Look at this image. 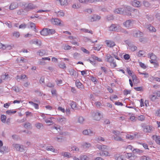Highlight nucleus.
Listing matches in <instances>:
<instances>
[{
    "label": "nucleus",
    "mask_w": 160,
    "mask_h": 160,
    "mask_svg": "<svg viewBox=\"0 0 160 160\" xmlns=\"http://www.w3.org/2000/svg\"><path fill=\"white\" fill-rule=\"evenodd\" d=\"M112 132L114 134V135L113 136V138L114 140L120 141H124V139L122 138V137L120 136L121 134L120 132L113 131Z\"/></svg>",
    "instance_id": "20e7f679"
},
{
    "label": "nucleus",
    "mask_w": 160,
    "mask_h": 160,
    "mask_svg": "<svg viewBox=\"0 0 160 160\" xmlns=\"http://www.w3.org/2000/svg\"><path fill=\"white\" fill-rule=\"evenodd\" d=\"M81 30L83 31L84 32L86 33H90L91 34H92V31H89L88 29H82Z\"/></svg>",
    "instance_id": "09e8293b"
},
{
    "label": "nucleus",
    "mask_w": 160,
    "mask_h": 160,
    "mask_svg": "<svg viewBox=\"0 0 160 160\" xmlns=\"http://www.w3.org/2000/svg\"><path fill=\"white\" fill-rule=\"evenodd\" d=\"M105 42L107 46L109 48H112L116 45L115 42L112 40H106Z\"/></svg>",
    "instance_id": "6e6552de"
},
{
    "label": "nucleus",
    "mask_w": 160,
    "mask_h": 160,
    "mask_svg": "<svg viewBox=\"0 0 160 160\" xmlns=\"http://www.w3.org/2000/svg\"><path fill=\"white\" fill-rule=\"evenodd\" d=\"M59 67L61 68L64 69L66 68L65 64L64 63H60L59 65Z\"/></svg>",
    "instance_id": "de8ad7c7"
},
{
    "label": "nucleus",
    "mask_w": 160,
    "mask_h": 160,
    "mask_svg": "<svg viewBox=\"0 0 160 160\" xmlns=\"http://www.w3.org/2000/svg\"><path fill=\"white\" fill-rule=\"evenodd\" d=\"M114 158L115 160H126L125 156L120 153H116L114 155Z\"/></svg>",
    "instance_id": "423d86ee"
},
{
    "label": "nucleus",
    "mask_w": 160,
    "mask_h": 160,
    "mask_svg": "<svg viewBox=\"0 0 160 160\" xmlns=\"http://www.w3.org/2000/svg\"><path fill=\"white\" fill-rule=\"evenodd\" d=\"M93 119L96 120H99L101 118L100 113L98 112L93 113L92 114Z\"/></svg>",
    "instance_id": "0eeeda50"
},
{
    "label": "nucleus",
    "mask_w": 160,
    "mask_h": 160,
    "mask_svg": "<svg viewBox=\"0 0 160 160\" xmlns=\"http://www.w3.org/2000/svg\"><path fill=\"white\" fill-rule=\"evenodd\" d=\"M45 122L48 125H50L52 123V122L51 119V118H49L48 119H45Z\"/></svg>",
    "instance_id": "37998d69"
},
{
    "label": "nucleus",
    "mask_w": 160,
    "mask_h": 160,
    "mask_svg": "<svg viewBox=\"0 0 160 160\" xmlns=\"http://www.w3.org/2000/svg\"><path fill=\"white\" fill-rule=\"evenodd\" d=\"M71 48V47L69 46L68 45H66L64 48V49L65 50H68L70 49Z\"/></svg>",
    "instance_id": "4d7b16f0"
},
{
    "label": "nucleus",
    "mask_w": 160,
    "mask_h": 160,
    "mask_svg": "<svg viewBox=\"0 0 160 160\" xmlns=\"http://www.w3.org/2000/svg\"><path fill=\"white\" fill-rule=\"evenodd\" d=\"M83 146L84 148H88L91 146V144L89 143L86 142L83 144Z\"/></svg>",
    "instance_id": "a18cd8bd"
},
{
    "label": "nucleus",
    "mask_w": 160,
    "mask_h": 160,
    "mask_svg": "<svg viewBox=\"0 0 160 160\" xmlns=\"http://www.w3.org/2000/svg\"><path fill=\"white\" fill-rule=\"evenodd\" d=\"M142 129L145 132H150L153 131V129L151 126L147 125L145 124H141Z\"/></svg>",
    "instance_id": "39448f33"
},
{
    "label": "nucleus",
    "mask_w": 160,
    "mask_h": 160,
    "mask_svg": "<svg viewBox=\"0 0 160 160\" xmlns=\"http://www.w3.org/2000/svg\"><path fill=\"white\" fill-rule=\"evenodd\" d=\"M40 33L41 35L44 36H47L48 35V28H43V29L40 32Z\"/></svg>",
    "instance_id": "ddd939ff"
},
{
    "label": "nucleus",
    "mask_w": 160,
    "mask_h": 160,
    "mask_svg": "<svg viewBox=\"0 0 160 160\" xmlns=\"http://www.w3.org/2000/svg\"><path fill=\"white\" fill-rule=\"evenodd\" d=\"M62 156H63L65 157H67L68 158H70L71 157V155L69 152H64L62 153Z\"/></svg>",
    "instance_id": "bb28decb"
},
{
    "label": "nucleus",
    "mask_w": 160,
    "mask_h": 160,
    "mask_svg": "<svg viewBox=\"0 0 160 160\" xmlns=\"http://www.w3.org/2000/svg\"><path fill=\"white\" fill-rule=\"evenodd\" d=\"M141 160H151V159L148 157L146 156H143L141 157Z\"/></svg>",
    "instance_id": "ea45409f"
},
{
    "label": "nucleus",
    "mask_w": 160,
    "mask_h": 160,
    "mask_svg": "<svg viewBox=\"0 0 160 160\" xmlns=\"http://www.w3.org/2000/svg\"><path fill=\"white\" fill-rule=\"evenodd\" d=\"M123 58L125 60H128L130 59V56L129 54H126L123 55Z\"/></svg>",
    "instance_id": "79ce46f5"
},
{
    "label": "nucleus",
    "mask_w": 160,
    "mask_h": 160,
    "mask_svg": "<svg viewBox=\"0 0 160 160\" xmlns=\"http://www.w3.org/2000/svg\"><path fill=\"white\" fill-rule=\"evenodd\" d=\"M57 14L58 17H63L64 15V13L61 10L58 11L57 12Z\"/></svg>",
    "instance_id": "2f4dec72"
},
{
    "label": "nucleus",
    "mask_w": 160,
    "mask_h": 160,
    "mask_svg": "<svg viewBox=\"0 0 160 160\" xmlns=\"http://www.w3.org/2000/svg\"><path fill=\"white\" fill-rule=\"evenodd\" d=\"M24 127L26 128H30L31 127V124L29 122H26L24 125Z\"/></svg>",
    "instance_id": "864d4df0"
},
{
    "label": "nucleus",
    "mask_w": 160,
    "mask_h": 160,
    "mask_svg": "<svg viewBox=\"0 0 160 160\" xmlns=\"http://www.w3.org/2000/svg\"><path fill=\"white\" fill-rule=\"evenodd\" d=\"M132 81L134 82H137V77L135 75H132L131 76Z\"/></svg>",
    "instance_id": "603ef678"
},
{
    "label": "nucleus",
    "mask_w": 160,
    "mask_h": 160,
    "mask_svg": "<svg viewBox=\"0 0 160 160\" xmlns=\"http://www.w3.org/2000/svg\"><path fill=\"white\" fill-rule=\"evenodd\" d=\"M46 150L47 151H50L52 152H54L55 151L54 148L52 146L47 147L46 148Z\"/></svg>",
    "instance_id": "58836bf2"
},
{
    "label": "nucleus",
    "mask_w": 160,
    "mask_h": 160,
    "mask_svg": "<svg viewBox=\"0 0 160 160\" xmlns=\"http://www.w3.org/2000/svg\"><path fill=\"white\" fill-rule=\"evenodd\" d=\"M150 62L153 64L155 67H157L158 66V63L157 62L156 60H149Z\"/></svg>",
    "instance_id": "473e14b6"
},
{
    "label": "nucleus",
    "mask_w": 160,
    "mask_h": 160,
    "mask_svg": "<svg viewBox=\"0 0 160 160\" xmlns=\"http://www.w3.org/2000/svg\"><path fill=\"white\" fill-rule=\"evenodd\" d=\"M81 50L82 51L84 52L87 53V54H89V51H88V50H87L85 48L82 47L81 48Z\"/></svg>",
    "instance_id": "6e6d98bb"
},
{
    "label": "nucleus",
    "mask_w": 160,
    "mask_h": 160,
    "mask_svg": "<svg viewBox=\"0 0 160 160\" xmlns=\"http://www.w3.org/2000/svg\"><path fill=\"white\" fill-rule=\"evenodd\" d=\"M56 2L61 6H66L68 4V0H56Z\"/></svg>",
    "instance_id": "9d476101"
},
{
    "label": "nucleus",
    "mask_w": 160,
    "mask_h": 160,
    "mask_svg": "<svg viewBox=\"0 0 160 160\" xmlns=\"http://www.w3.org/2000/svg\"><path fill=\"white\" fill-rule=\"evenodd\" d=\"M38 55L41 56H43L45 55L48 54L46 50H39L37 52Z\"/></svg>",
    "instance_id": "dca6fc26"
},
{
    "label": "nucleus",
    "mask_w": 160,
    "mask_h": 160,
    "mask_svg": "<svg viewBox=\"0 0 160 160\" xmlns=\"http://www.w3.org/2000/svg\"><path fill=\"white\" fill-rule=\"evenodd\" d=\"M100 17L99 16L95 15L94 19L92 20V21H94L97 20H99L100 19Z\"/></svg>",
    "instance_id": "69168bd1"
},
{
    "label": "nucleus",
    "mask_w": 160,
    "mask_h": 160,
    "mask_svg": "<svg viewBox=\"0 0 160 160\" xmlns=\"http://www.w3.org/2000/svg\"><path fill=\"white\" fill-rule=\"evenodd\" d=\"M148 67V66L146 65H145L144 63H142V62H141V67L142 68H143L144 69H146L147 67Z\"/></svg>",
    "instance_id": "0e129e2a"
},
{
    "label": "nucleus",
    "mask_w": 160,
    "mask_h": 160,
    "mask_svg": "<svg viewBox=\"0 0 160 160\" xmlns=\"http://www.w3.org/2000/svg\"><path fill=\"white\" fill-rule=\"evenodd\" d=\"M97 148L102 151V154L100 153V155L102 156L108 157L110 156L111 154L107 151L104 150L107 149V146L104 145L97 144L96 146Z\"/></svg>",
    "instance_id": "f03ea898"
},
{
    "label": "nucleus",
    "mask_w": 160,
    "mask_h": 160,
    "mask_svg": "<svg viewBox=\"0 0 160 160\" xmlns=\"http://www.w3.org/2000/svg\"><path fill=\"white\" fill-rule=\"evenodd\" d=\"M127 71L129 75H130V76H131L132 75V71L130 70L129 68H127Z\"/></svg>",
    "instance_id": "bf43d9fd"
},
{
    "label": "nucleus",
    "mask_w": 160,
    "mask_h": 160,
    "mask_svg": "<svg viewBox=\"0 0 160 160\" xmlns=\"http://www.w3.org/2000/svg\"><path fill=\"white\" fill-rule=\"evenodd\" d=\"M152 138L153 140H155L157 143L160 145V138L159 137L154 135L152 136Z\"/></svg>",
    "instance_id": "f3484780"
},
{
    "label": "nucleus",
    "mask_w": 160,
    "mask_h": 160,
    "mask_svg": "<svg viewBox=\"0 0 160 160\" xmlns=\"http://www.w3.org/2000/svg\"><path fill=\"white\" fill-rule=\"evenodd\" d=\"M80 159L81 160H88L89 158L87 156L84 155L80 157Z\"/></svg>",
    "instance_id": "4c0bfd02"
},
{
    "label": "nucleus",
    "mask_w": 160,
    "mask_h": 160,
    "mask_svg": "<svg viewBox=\"0 0 160 160\" xmlns=\"http://www.w3.org/2000/svg\"><path fill=\"white\" fill-rule=\"evenodd\" d=\"M24 58L23 57H21L20 60L18 58L17 59V61L19 62H24Z\"/></svg>",
    "instance_id": "774afa93"
},
{
    "label": "nucleus",
    "mask_w": 160,
    "mask_h": 160,
    "mask_svg": "<svg viewBox=\"0 0 160 160\" xmlns=\"http://www.w3.org/2000/svg\"><path fill=\"white\" fill-rule=\"evenodd\" d=\"M133 10L132 8H130L129 7H128L125 9L123 8L116 9L114 11V12L116 13L122 14L124 13V12L127 15L130 16L131 14V13L129 12H132Z\"/></svg>",
    "instance_id": "f257e3e1"
},
{
    "label": "nucleus",
    "mask_w": 160,
    "mask_h": 160,
    "mask_svg": "<svg viewBox=\"0 0 160 160\" xmlns=\"http://www.w3.org/2000/svg\"><path fill=\"white\" fill-rule=\"evenodd\" d=\"M48 35H52L55 33L56 32L55 30L54 29H48Z\"/></svg>",
    "instance_id": "e433bc0d"
},
{
    "label": "nucleus",
    "mask_w": 160,
    "mask_h": 160,
    "mask_svg": "<svg viewBox=\"0 0 160 160\" xmlns=\"http://www.w3.org/2000/svg\"><path fill=\"white\" fill-rule=\"evenodd\" d=\"M127 157L128 159H134V156L132 155V154L131 153H127Z\"/></svg>",
    "instance_id": "b1692460"
},
{
    "label": "nucleus",
    "mask_w": 160,
    "mask_h": 160,
    "mask_svg": "<svg viewBox=\"0 0 160 160\" xmlns=\"http://www.w3.org/2000/svg\"><path fill=\"white\" fill-rule=\"evenodd\" d=\"M129 115L130 116V119L132 121H136V117L133 114H129Z\"/></svg>",
    "instance_id": "c756f323"
},
{
    "label": "nucleus",
    "mask_w": 160,
    "mask_h": 160,
    "mask_svg": "<svg viewBox=\"0 0 160 160\" xmlns=\"http://www.w3.org/2000/svg\"><path fill=\"white\" fill-rule=\"evenodd\" d=\"M24 10L27 12L35 9L37 8L36 5L32 3H28L26 5H24Z\"/></svg>",
    "instance_id": "7ed1b4c3"
},
{
    "label": "nucleus",
    "mask_w": 160,
    "mask_h": 160,
    "mask_svg": "<svg viewBox=\"0 0 160 160\" xmlns=\"http://www.w3.org/2000/svg\"><path fill=\"white\" fill-rule=\"evenodd\" d=\"M117 98L118 97L116 95H113L110 96V98L111 100L112 101Z\"/></svg>",
    "instance_id": "5fc2aeb1"
},
{
    "label": "nucleus",
    "mask_w": 160,
    "mask_h": 160,
    "mask_svg": "<svg viewBox=\"0 0 160 160\" xmlns=\"http://www.w3.org/2000/svg\"><path fill=\"white\" fill-rule=\"evenodd\" d=\"M110 64L111 66L113 68H115L117 66V64L114 61V60L111 62Z\"/></svg>",
    "instance_id": "49530a36"
},
{
    "label": "nucleus",
    "mask_w": 160,
    "mask_h": 160,
    "mask_svg": "<svg viewBox=\"0 0 160 160\" xmlns=\"http://www.w3.org/2000/svg\"><path fill=\"white\" fill-rule=\"evenodd\" d=\"M150 99H151V100L154 101L156 99V97L155 95H151L150 96Z\"/></svg>",
    "instance_id": "052dcab7"
},
{
    "label": "nucleus",
    "mask_w": 160,
    "mask_h": 160,
    "mask_svg": "<svg viewBox=\"0 0 160 160\" xmlns=\"http://www.w3.org/2000/svg\"><path fill=\"white\" fill-rule=\"evenodd\" d=\"M29 103L32 105L34 108L36 109H38V104L34 103L32 101H29Z\"/></svg>",
    "instance_id": "cd10ccee"
},
{
    "label": "nucleus",
    "mask_w": 160,
    "mask_h": 160,
    "mask_svg": "<svg viewBox=\"0 0 160 160\" xmlns=\"http://www.w3.org/2000/svg\"><path fill=\"white\" fill-rule=\"evenodd\" d=\"M148 57L151 59L150 60H156L157 58L156 56L153 53H149L148 54Z\"/></svg>",
    "instance_id": "a211bd4d"
},
{
    "label": "nucleus",
    "mask_w": 160,
    "mask_h": 160,
    "mask_svg": "<svg viewBox=\"0 0 160 160\" xmlns=\"http://www.w3.org/2000/svg\"><path fill=\"white\" fill-rule=\"evenodd\" d=\"M35 126L37 128L40 129L41 127L43 126V125L41 123H38L36 124Z\"/></svg>",
    "instance_id": "8fccbe9b"
},
{
    "label": "nucleus",
    "mask_w": 160,
    "mask_h": 160,
    "mask_svg": "<svg viewBox=\"0 0 160 160\" xmlns=\"http://www.w3.org/2000/svg\"><path fill=\"white\" fill-rule=\"evenodd\" d=\"M8 74L7 73H5L4 75H2V76L1 78L2 79L5 80L8 79Z\"/></svg>",
    "instance_id": "c03bdc74"
},
{
    "label": "nucleus",
    "mask_w": 160,
    "mask_h": 160,
    "mask_svg": "<svg viewBox=\"0 0 160 160\" xmlns=\"http://www.w3.org/2000/svg\"><path fill=\"white\" fill-rule=\"evenodd\" d=\"M83 133L85 135L92 136L94 134V132L90 130H85L83 131Z\"/></svg>",
    "instance_id": "4468645a"
},
{
    "label": "nucleus",
    "mask_w": 160,
    "mask_h": 160,
    "mask_svg": "<svg viewBox=\"0 0 160 160\" xmlns=\"http://www.w3.org/2000/svg\"><path fill=\"white\" fill-rule=\"evenodd\" d=\"M146 28L148 29L151 32H155L156 31V29L154 27L150 25H147L146 26Z\"/></svg>",
    "instance_id": "6ab92c4d"
},
{
    "label": "nucleus",
    "mask_w": 160,
    "mask_h": 160,
    "mask_svg": "<svg viewBox=\"0 0 160 160\" xmlns=\"http://www.w3.org/2000/svg\"><path fill=\"white\" fill-rule=\"evenodd\" d=\"M135 135H132L130 134H127L126 135V138L128 139L132 140L133 139Z\"/></svg>",
    "instance_id": "393cba45"
},
{
    "label": "nucleus",
    "mask_w": 160,
    "mask_h": 160,
    "mask_svg": "<svg viewBox=\"0 0 160 160\" xmlns=\"http://www.w3.org/2000/svg\"><path fill=\"white\" fill-rule=\"evenodd\" d=\"M18 7V4L17 2H12L9 6V9L10 10H13L16 8Z\"/></svg>",
    "instance_id": "2eb2a0df"
},
{
    "label": "nucleus",
    "mask_w": 160,
    "mask_h": 160,
    "mask_svg": "<svg viewBox=\"0 0 160 160\" xmlns=\"http://www.w3.org/2000/svg\"><path fill=\"white\" fill-rule=\"evenodd\" d=\"M84 120V118L82 117H80L78 118V121L79 123H82L83 122Z\"/></svg>",
    "instance_id": "338daca9"
},
{
    "label": "nucleus",
    "mask_w": 160,
    "mask_h": 160,
    "mask_svg": "<svg viewBox=\"0 0 160 160\" xmlns=\"http://www.w3.org/2000/svg\"><path fill=\"white\" fill-rule=\"evenodd\" d=\"M12 34L13 36L16 38H19L20 36V33L18 32H14Z\"/></svg>",
    "instance_id": "a878e982"
},
{
    "label": "nucleus",
    "mask_w": 160,
    "mask_h": 160,
    "mask_svg": "<svg viewBox=\"0 0 160 160\" xmlns=\"http://www.w3.org/2000/svg\"><path fill=\"white\" fill-rule=\"evenodd\" d=\"M6 116L4 115H2L1 116V119L2 122L3 123H5L6 119Z\"/></svg>",
    "instance_id": "72a5a7b5"
},
{
    "label": "nucleus",
    "mask_w": 160,
    "mask_h": 160,
    "mask_svg": "<svg viewBox=\"0 0 160 160\" xmlns=\"http://www.w3.org/2000/svg\"><path fill=\"white\" fill-rule=\"evenodd\" d=\"M52 23L54 25L59 26H62L63 24L62 23L60 20L58 18H52L51 20Z\"/></svg>",
    "instance_id": "1a4fd4ad"
},
{
    "label": "nucleus",
    "mask_w": 160,
    "mask_h": 160,
    "mask_svg": "<svg viewBox=\"0 0 160 160\" xmlns=\"http://www.w3.org/2000/svg\"><path fill=\"white\" fill-rule=\"evenodd\" d=\"M140 4L139 1H137L136 0H134L132 2V6L135 7H138Z\"/></svg>",
    "instance_id": "412c9836"
},
{
    "label": "nucleus",
    "mask_w": 160,
    "mask_h": 160,
    "mask_svg": "<svg viewBox=\"0 0 160 160\" xmlns=\"http://www.w3.org/2000/svg\"><path fill=\"white\" fill-rule=\"evenodd\" d=\"M113 60H114L112 57L110 55L109 56H108L107 58V62H109L110 63Z\"/></svg>",
    "instance_id": "7c9ffc66"
},
{
    "label": "nucleus",
    "mask_w": 160,
    "mask_h": 160,
    "mask_svg": "<svg viewBox=\"0 0 160 160\" xmlns=\"http://www.w3.org/2000/svg\"><path fill=\"white\" fill-rule=\"evenodd\" d=\"M143 4L145 7H149L150 6V4L149 3L146 1H144L143 2Z\"/></svg>",
    "instance_id": "3c124183"
},
{
    "label": "nucleus",
    "mask_w": 160,
    "mask_h": 160,
    "mask_svg": "<svg viewBox=\"0 0 160 160\" xmlns=\"http://www.w3.org/2000/svg\"><path fill=\"white\" fill-rule=\"evenodd\" d=\"M71 151H79V149L78 148H77L76 146H74L71 148Z\"/></svg>",
    "instance_id": "e2e57ef3"
},
{
    "label": "nucleus",
    "mask_w": 160,
    "mask_h": 160,
    "mask_svg": "<svg viewBox=\"0 0 160 160\" xmlns=\"http://www.w3.org/2000/svg\"><path fill=\"white\" fill-rule=\"evenodd\" d=\"M148 41V39L147 38L144 37H142L141 38V42L143 43H146Z\"/></svg>",
    "instance_id": "a19ab883"
},
{
    "label": "nucleus",
    "mask_w": 160,
    "mask_h": 160,
    "mask_svg": "<svg viewBox=\"0 0 160 160\" xmlns=\"http://www.w3.org/2000/svg\"><path fill=\"white\" fill-rule=\"evenodd\" d=\"M131 91L129 90H125L124 91L123 93L125 95H127L130 93Z\"/></svg>",
    "instance_id": "680f3d73"
},
{
    "label": "nucleus",
    "mask_w": 160,
    "mask_h": 160,
    "mask_svg": "<svg viewBox=\"0 0 160 160\" xmlns=\"http://www.w3.org/2000/svg\"><path fill=\"white\" fill-rule=\"evenodd\" d=\"M105 0H86V3H92L97 2L104 1Z\"/></svg>",
    "instance_id": "5701e85b"
},
{
    "label": "nucleus",
    "mask_w": 160,
    "mask_h": 160,
    "mask_svg": "<svg viewBox=\"0 0 160 160\" xmlns=\"http://www.w3.org/2000/svg\"><path fill=\"white\" fill-rule=\"evenodd\" d=\"M16 112V111L12 110H8L6 111V113L7 114L11 115V114H14Z\"/></svg>",
    "instance_id": "c85d7f7f"
},
{
    "label": "nucleus",
    "mask_w": 160,
    "mask_h": 160,
    "mask_svg": "<svg viewBox=\"0 0 160 160\" xmlns=\"http://www.w3.org/2000/svg\"><path fill=\"white\" fill-rule=\"evenodd\" d=\"M109 30L110 31H116L117 30L116 25L115 24H112L109 27Z\"/></svg>",
    "instance_id": "aec40b11"
},
{
    "label": "nucleus",
    "mask_w": 160,
    "mask_h": 160,
    "mask_svg": "<svg viewBox=\"0 0 160 160\" xmlns=\"http://www.w3.org/2000/svg\"><path fill=\"white\" fill-rule=\"evenodd\" d=\"M70 106L72 109H74L76 107V104L75 102L73 101H71Z\"/></svg>",
    "instance_id": "f704fd0d"
},
{
    "label": "nucleus",
    "mask_w": 160,
    "mask_h": 160,
    "mask_svg": "<svg viewBox=\"0 0 160 160\" xmlns=\"http://www.w3.org/2000/svg\"><path fill=\"white\" fill-rule=\"evenodd\" d=\"M132 152L134 154L139 153L140 150L138 149H134L132 150Z\"/></svg>",
    "instance_id": "13d9d810"
},
{
    "label": "nucleus",
    "mask_w": 160,
    "mask_h": 160,
    "mask_svg": "<svg viewBox=\"0 0 160 160\" xmlns=\"http://www.w3.org/2000/svg\"><path fill=\"white\" fill-rule=\"evenodd\" d=\"M33 44L36 45L38 46H40L42 45V42L40 40L36 39L33 42Z\"/></svg>",
    "instance_id": "4be33fe9"
},
{
    "label": "nucleus",
    "mask_w": 160,
    "mask_h": 160,
    "mask_svg": "<svg viewBox=\"0 0 160 160\" xmlns=\"http://www.w3.org/2000/svg\"><path fill=\"white\" fill-rule=\"evenodd\" d=\"M76 86L79 88H83V85L80 82H77L76 83Z\"/></svg>",
    "instance_id": "c9c22d12"
},
{
    "label": "nucleus",
    "mask_w": 160,
    "mask_h": 160,
    "mask_svg": "<svg viewBox=\"0 0 160 160\" xmlns=\"http://www.w3.org/2000/svg\"><path fill=\"white\" fill-rule=\"evenodd\" d=\"M13 146L16 148L17 150L20 151L21 152H23L24 151L23 146L22 145H19L18 144H13Z\"/></svg>",
    "instance_id": "9b49d317"
},
{
    "label": "nucleus",
    "mask_w": 160,
    "mask_h": 160,
    "mask_svg": "<svg viewBox=\"0 0 160 160\" xmlns=\"http://www.w3.org/2000/svg\"><path fill=\"white\" fill-rule=\"evenodd\" d=\"M124 26L126 28H129L133 25L132 21L128 20L123 23Z\"/></svg>",
    "instance_id": "f8f14e48"
}]
</instances>
